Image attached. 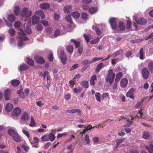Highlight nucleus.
Instances as JSON below:
<instances>
[{"mask_svg":"<svg viewBox=\"0 0 153 153\" xmlns=\"http://www.w3.org/2000/svg\"><path fill=\"white\" fill-rule=\"evenodd\" d=\"M49 139L51 141H53L56 138V137L52 133H51L49 134Z\"/></svg>","mask_w":153,"mask_h":153,"instance_id":"42","label":"nucleus"},{"mask_svg":"<svg viewBox=\"0 0 153 153\" xmlns=\"http://www.w3.org/2000/svg\"><path fill=\"white\" fill-rule=\"evenodd\" d=\"M104 65L103 63H101L97 65L96 70L97 72H99L102 68L104 67Z\"/></svg>","mask_w":153,"mask_h":153,"instance_id":"26","label":"nucleus"},{"mask_svg":"<svg viewBox=\"0 0 153 153\" xmlns=\"http://www.w3.org/2000/svg\"><path fill=\"white\" fill-rule=\"evenodd\" d=\"M126 139L125 138L120 139L116 140V142L117 143V145L116 147H117L124 140Z\"/></svg>","mask_w":153,"mask_h":153,"instance_id":"45","label":"nucleus"},{"mask_svg":"<svg viewBox=\"0 0 153 153\" xmlns=\"http://www.w3.org/2000/svg\"><path fill=\"white\" fill-rule=\"evenodd\" d=\"M96 99L97 101L100 102L101 101L100 94L99 93H97L95 94Z\"/></svg>","mask_w":153,"mask_h":153,"instance_id":"49","label":"nucleus"},{"mask_svg":"<svg viewBox=\"0 0 153 153\" xmlns=\"http://www.w3.org/2000/svg\"><path fill=\"white\" fill-rule=\"evenodd\" d=\"M128 80L126 78H123L120 81V85L122 88H126L128 84Z\"/></svg>","mask_w":153,"mask_h":153,"instance_id":"13","label":"nucleus"},{"mask_svg":"<svg viewBox=\"0 0 153 153\" xmlns=\"http://www.w3.org/2000/svg\"><path fill=\"white\" fill-rule=\"evenodd\" d=\"M26 62L28 64L31 66H33L34 65V62L33 60L29 57H27V58Z\"/></svg>","mask_w":153,"mask_h":153,"instance_id":"23","label":"nucleus"},{"mask_svg":"<svg viewBox=\"0 0 153 153\" xmlns=\"http://www.w3.org/2000/svg\"><path fill=\"white\" fill-rule=\"evenodd\" d=\"M148 68L151 73L153 72V61H151L148 64Z\"/></svg>","mask_w":153,"mask_h":153,"instance_id":"29","label":"nucleus"},{"mask_svg":"<svg viewBox=\"0 0 153 153\" xmlns=\"http://www.w3.org/2000/svg\"><path fill=\"white\" fill-rule=\"evenodd\" d=\"M29 116L26 112H25L22 114L21 120L24 121H28L29 120Z\"/></svg>","mask_w":153,"mask_h":153,"instance_id":"17","label":"nucleus"},{"mask_svg":"<svg viewBox=\"0 0 153 153\" xmlns=\"http://www.w3.org/2000/svg\"><path fill=\"white\" fill-rule=\"evenodd\" d=\"M35 14L38 16H40L42 19H43L45 18V16L42 10H38L36 12Z\"/></svg>","mask_w":153,"mask_h":153,"instance_id":"20","label":"nucleus"},{"mask_svg":"<svg viewBox=\"0 0 153 153\" xmlns=\"http://www.w3.org/2000/svg\"><path fill=\"white\" fill-rule=\"evenodd\" d=\"M97 10L96 7H92L89 9V12L91 14H93L97 11Z\"/></svg>","mask_w":153,"mask_h":153,"instance_id":"33","label":"nucleus"},{"mask_svg":"<svg viewBox=\"0 0 153 153\" xmlns=\"http://www.w3.org/2000/svg\"><path fill=\"white\" fill-rule=\"evenodd\" d=\"M100 40L99 37H98L97 39L91 40L90 41V43L91 44H94L97 43Z\"/></svg>","mask_w":153,"mask_h":153,"instance_id":"50","label":"nucleus"},{"mask_svg":"<svg viewBox=\"0 0 153 153\" xmlns=\"http://www.w3.org/2000/svg\"><path fill=\"white\" fill-rule=\"evenodd\" d=\"M84 38L86 41L87 43H88L90 41V39L88 35L85 34H84Z\"/></svg>","mask_w":153,"mask_h":153,"instance_id":"62","label":"nucleus"},{"mask_svg":"<svg viewBox=\"0 0 153 153\" xmlns=\"http://www.w3.org/2000/svg\"><path fill=\"white\" fill-rule=\"evenodd\" d=\"M14 13L15 15L18 16L20 12V9L18 6H16L13 9Z\"/></svg>","mask_w":153,"mask_h":153,"instance_id":"30","label":"nucleus"},{"mask_svg":"<svg viewBox=\"0 0 153 153\" xmlns=\"http://www.w3.org/2000/svg\"><path fill=\"white\" fill-rule=\"evenodd\" d=\"M88 15L87 13H82V17L84 19H88Z\"/></svg>","mask_w":153,"mask_h":153,"instance_id":"52","label":"nucleus"},{"mask_svg":"<svg viewBox=\"0 0 153 153\" xmlns=\"http://www.w3.org/2000/svg\"><path fill=\"white\" fill-rule=\"evenodd\" d=\"M70 41L71 42H73L76 48H79L78 50V52L80 54H81L83 51V48L82 46H80V42L79 41H76L73 39H71Z\"/></svg>","mask_w":153,"mask_h":153,"instance_id":"3","label":"nucleus"},{"mask_svg":"<svg viewBox=\"0 0 153 153\" xmlns=\"http://www.w3.org/2000/svg\"><path fill=\"white\" fill-rule=\"evenodd\" d=\"M40 7L44 10L47 9L50 7V4L48 3H44L40 4Z\"/></svg>","mask_w":153,"mask_h":153,"instance_id":"18","label":"nucleus"},{"mask_svg":"<svg viewBox=\"0 0 153 153\" xmlns=\"http://www.w3.org/2000/svg\"><path fill=\"white\" fill-rule=\"evenodd\" d=\"M21 109L19 108H15L12 113V115L13 116L18 117L20 114Z\"/></svg>","mask_w":153,"mask_h":153,"instance_id":"12","label":"nucleus"},{"mask_svg":"<svg viewBox=\"0 0 153 153\" xmlns=\"http://www.w3.org/2000/svg\"><path fill=\"white\" fill-rule=\"evenodd\" d=\"M34 59L36 62L40 64H42L44 63L45 61L44 58L41 56H36L34 57Z\"/></svg>","mask_w":153,"mask_h":153,"instance_id":"8","label":"nucleus"},{"mask_svg":"<svg viewBox=\"0 0 153 153\" xmlns=\"http://www.w3.org/2000/svg\"><path fill=\"white\" fill-rule=\"evenodd\" d=\"M71 14L74 18L76 19L78 18L80 16V14L77 11L74 12Z\"/></svg>","mask_w":153,"mask_h":153,"instance_id":"35","label":"nucleus"},{"mask_svg":"<svg viewBox=\"0 0 153 153\" xmlns=\"http://www.w3.org/2000/svg\"><path fill=\"white\" fill-rule=\"evenodd\" d=\"M41 139L43 141H48L50 140L49 134L43 136L41 137Z\"/></svg>","mask_w":153,"mask_h":153,"instance_id":"40","label":"nucleus"},{"mask_svg":"<svg viewBox=\"0 0 153 153\" xmlns=\"http://www.w3.org/2000/svg\"><path fill=\"white\" fill-rule=\"evenodd\" d=\"M122 76V73L121 72H120L117 73L116 76V77L115 79V82H119Z\"/></svg>","mask_w":153,"mask_h":153,"instance_id":"27","label":"nucleus"},{"mask_svg":"<svg viewBox=\"0 0 153 153\" xmlns=\"http://www.w3.org/2000/svg\"><path fill=\"white\" fill-rule=\"evenodd\" d=\"M29 67L27 65L25 64H22L20 65L19 68V70L21 71H23L27 70Z\"/></svg>","mask_w":153,"mask_h":153,"instance_id":"19","label":"nucleus"},{"mask_svg":"<svg viewBox=\"0 0 153 153\" xmlns=\"http://www.w3.org/2000/svg\"><path fill=\"white\" fill-rule=\"evenodd\" d=\"M142 77L144 79H147L149 75V72L148 68H143L141 71Z\"/></svg>","mask_w":153,"mask_h":153,"instance_id":"6","label":"nucleus"},{"mask_svg":"<svg viewBox=\"0 0 153 153\" xmlns=\"http://www.w3.org/2000/svg\"><path fill=\"white\" fill-rule=\"evenodd\" d=\"M125 122H126V123L124 125V127H129L132 125V121H129L128 120L126 119H125Z\"/></svg>","mask_w":153,"mask_h":153,"instance_id":"37","label":"nucleus"},{"mask_svg":"<svg viewBox=\"0 0 153 153\" xmlns=\"http://www.w3.org/2000/svg\"><path fill=\"white\" fill-rule=\"evenodd\" d=\"M66 112L71 114L77 113L79 115H81L82 111L79 108H74L69 110H67Z\"/></svg>","mask_w":153,"mask_h":153,"instance_id":"7","label":"nucleus"},{"mask_svg":"<svg viewBox=\"0 0 153 153\" xmlns=\"http://www.w3.org/2000/svg\"><path fill=\"white\" fill-rule=\"evenodd\" d=\"M25 30L26 33L29 34H30L32 33V30L27 25L25 26Z\"/></svg>","mask_w":153,"mask_h":153,"instance_id":"38","label":"nucleus"},{"mask_svg":"<svg viewBox=\"0 0 153 153\" xmlns=\"http://www.w3.org/2000/svg\"><path fill=\"white\" fill-rule=\"evenodd\" d=\"M91 63V61L89 60H85L82 61V63L84 65V67L82 70H83L84 71L89 66L90 64Z\"/></svg>","mask_w":153,"mask_h":153,"instance_id":"15","label":"nucleus"},{"mask_svg":"<svg viewBox=\"0 0 153 153\" xmlns=\"http://www.w3.org/2000/svg\"><path fill=\"white\" fill-rule=\"evenodd\" d=\"M118 27L120 30L121 31H124L125 30V26L122 22H119Z\"/></svg>","mask_w":153,"mask_h":153,"instance_id":"31","label":"nucleus"},{"mask_svg":"<svg viewBox=\"0 0 153 153\" xmlns=\"http://www.w3.org/2000/svg\"><path fill=\"white\" fill-rule=\"evenodd\" d=\"M144 101V99H141L140 100V101L139 102H138L136 104V105H135V107L136 108H138L139 107H140V105H141V104H142V103Z\"/></svg>","mask_w":153,"mask_h":153,"instance_id":"59","label":"nucleus"},{"mask_svg":"<svg viewBox=\"0 0 153 153\" xmlns=\"http://www.w3.org/2000/svg\"><path fill=\"white\" fill-rule=\"evenodd\" d=\"M140 53V58L141 59H143L144 53H143V48H141L139 51Z\"/></svg>","mask_w":153,"mask_h":153,"instance_id":"41","label":"nucleus"},{"mask_svg":"<svg viewBox=\"0 0 153 153\" xmlns=\"http://www.w3.org/2000/svg\"><path fill=\"white\" fill-rule=\"evenodd\" d=\"M11 90L9 89L8 88L5 91L4 98L5 100H10L11 98Z\"/></svg>","mask_w":153,"mask_h":153,"instance_id":"9","label":"nucleus"},{"mask_svg":"<svg viewBox=\"0 0 153 153\" xmlns=\"http://www.w3.org/2000/svg\"><path fill=\"white\" fill-rule=\"evenodd\" d=\"M52 31V29L50 27H48L47 29L45 30L46 33L47 34H51Z\"/></svg>","mask_w":153,"mask_h":153,"instance_id":"61","label":"nucleus"},{"mask_svg":"<svg viewBox=\"0 0 153 153\" xmlns=\"http://www.w3.org/2000/svg\"><path fill=\"white\" fill-rule=\"evenodd\" d=\"M115 75V74L113 73L112 69L108 71V74L105 77V80L107 82H109L110 86L114 82Z\"/></svg>","mask_w":153,"mask_h":153,"instance_id":"2","label":"nucleus"},{"mask_svg":"<svg viewBox=\"0 0 153 153\" xmlns=\"http://www.w3.org/2000/svg\"><path fill=\"white\" fill-rule=\"evenodd\" d=\"M8 32L10 36H13L15 34L16 31L13 28H10L8 30Z\"/></svg>","mask_w":153,"mask_h":153,"instance_id":"36","label":"nucleus"},{"mask_svg":"<svg viewBox=\"0 0 153 153\" xmlns=\"http://www.w3.org/2000/svg\"><path fill=\"white\" fill-rule=\"evenodd\" d=\"M36 125V123L34 120V119L32 117L31 118V121L29 126L30 127H33Z\"/></svg>","mask_w":153,"mask_h":153,"instance_id":"46","label":"nucleus"},{"mask_svg":"<svg viewBox=\"0 0 153 153\" xmlns=\"http://www.w3.org/2000/svg\"><path fill=\"white\" fill-rule=\"evenodd\" d=\"M135 21L138 24L143 25L147 23V20L143 18H141L138 20L135 18Z\"/></svg>","mask_w":153,"mask_h":153,"instance_id":"11","label":"nucleus"},{"mask_svg":"<svg viewBox=\"0 0 153 153\" xmlns=\"http://www.w3.org/2000/svg\"><path fill=\"white\" fill-rule=\"evenodd\" d=\"M138 112L137 113V116L138 117H140V118H142V116L143 115V113L142 112V109H140L138 110Z\"/></svg>","mask_w":153,"mask_h":153,"instance_id":"63","label":"nucleus"},{"mask_svg":"<svg viewBox=\"0 0 153 153\" xmlns=\"http://www.w3.org/2000/svg\"><path fill=\"white\" fill-rule=\"evenodd\" d=\"M32 14V12L31 10H28L27 8H23L21 13L20 16L22 17L28 18Z\"/></svg>","mask_w":153,"mask_h":153,"instance_id":"4","label":"nucleus"},{"mask_svg":"<svg viewBox=\"0 0 153 153\" xmlns=\"http://www.w3.org/2000/svg\"><path fill=\"white\" fill-rule=\"evenodd\" d=\"M68 53H72L74 51V48L73 46L71 45H69L65 47Z\"/></svg>","mask_w":153,"mask_h":153,"instance_id":"21","label":"nucleus"},{"mask_svg":"<svg viewBox=\"0 0 153 153\" xmlns=\"http://www.w3.org/2000/svg\"><path fill=\"white\" fill-rule=\"evenodd\" d=\"M13 108V106L12 104L8 103L6 105V110L7 111H10Z\"/></svg>","mask_w":153,"mask_h":153,"instance_id":"24","label":"nucleus"},{"mask_svg":"<svg viewBox=\"0 0 153 153\" xmlns=\"http://www.w3.org/2000/svg\"><path fill=\"white\" fill-rule=\"evenodd\" d=\"M43 26L41 24H39L37 27V29L38 31H40L42 30Z\"/></svg>","mask_w":153,"mask_h":153,"instance_id":"64","label":"nucleus"},{"mask_svg":"<svg viewBox=\"0 0 153 153\" xmlns=\"http://www.w3.org/2000/svg\"><path fill=\"white\" fill-rule=\"evenodd\" d=\"M71 7L70 6H65L64 9V12L67 13H70V10L71 9Z\"/></svg>","mask_w":153,"mask_h":153,"instance_id":"43","label":"nucleus"},{"mask_svg":"<svg viewBox=\"0 0 153 153\" xmlns=\"http://www.w3.org/2000/svg\"><path fill=\"white\" fill-rule=\"evenodd\" d=\"M21 147L24 149L26 152H27L30 149L29 147L28 146L24 144H22Z\"/></svg>","mask_w":153,"mask_h":153,"instance_id":"39","label":"nucleus"},{"mask_svg":"<svg viewBox=\"0 0 153 153\" xmlns=\"http://www.w3.org/2000/svg\"><path fill=\"white\" fill-rule=\"evenodd\" d=\"M60 33V30L58 29L56 30L53 36L54 37H57L59 36Z\"/></svg>","mask_w":153,"mask_h":153,"instance_id":"57","label":"nucleus"},{"mask_svg":"<svg viewBox=\"0 0 153 153\" xmlns=\"http://www.w3.org/2000/svg\"><path fill=\"white\" fill-rule=\"evenodd\" d=\"M146 148L149 153H153V145L150 144L149 146H146Z\"/></svg>","mask_w":153,"mask_h":153,"instance_id":"34","label":"nucleus"},{"mask_svg":"<svg viewBox=\"0 0 153 153\" xmlns=\"http://www.w3.org/2000/svg\"><path fill=\"white\" fill-rule=\"evenodd\" d=\"M39 21V16H37L36 15H33L32 16V23L33 25H34L38 23Z\"/></svg>","mask_w":153,"mask_h":153,"instance_id":"14","label":"nucleus"},{"mask_svg":"<svg viewBox=\"0 0 153 153\" xmlns=\"http://www.w3.org/2000/svg\"><path fill=\"white\" fill-rule=\"evenodd\" d=\"M102 58L94 57L93 58L91 61L92 63L94 62L102 59Z\"/></svg>","mask_w":153,"mask_h":153,"instance_id":"56","label":"nucleus"},{"mask_svg":"<svg viewBox=\"0 0 153 153\" xmlns=\"http://www.w3.org/2000/svg\"><path fill=\"white\" fill-rule=\"evenodd\" d=\"M81 85L85 88H88L89 87L88 82L86 80H84L82 81Z\"/></svg>","mask_w":153,"mask_h":153,"instance_id":"32","label":"nucleus"},{"mask_svg":"<svg viewBox=\"0 0 153 153\" xmlns=\"http://www.w3.org/2000/svg\"><path fill=\"white\" fill-rule=\"evenodd\" d=\"M39 141V139L37 137H34L33 138V141L31 142L32 144L34 143H36Z\"/></svg>","mask_w":153,"mask_h":153,"instance_id":"53","label":"nucleus"},{"mask_svg":"<svg viewBox=\"0 0 153 153\" xmlns=\"http://www.w3.org/2000/svg\"><path fill=\"white\" fill-rule=\"evenodd\" d=\"M117 19L114 17L111 18L109 20L111 28L113 30H115L117 27Z\"/></svg>","mask_w":153,"mask_h":153,"instance_id":"5","label":"nucleus"},{"mask_svg":"<svg viewBox=\"0 0 153 153\" xmlns=\"http://www.w3.org/2000/svg\"><path fill=\"white\" fill-rule=\"evenodd\" d=\"M19 40H28V38L26 36H20L19 37Z\"/></svg>","mask_w":153,"mask_h":153,"instance_id":"55","label":"nucleus"},{"mask_svg":"<svg viewBox=\"0 0 153 153\" xmlns=\"http://www.w3.org/2000/svg\"><path fill=\"white\" fill-rule=\"evenodd\" d=\"M79 64H75L74 65L70 68V71H73L76 68H77L78 67Z\"/></svg>","mask_w":153,"mask_h":153,"instance_id":"54","label":"nucleus"},{"mask_svg":"<svg viewBox=\"0 0 153 153\" xmlns=\"http://www.w3.org/2000/svg\"><path fill=\"white\" fill-rule=\"evenodd\" d=\"M85 141L86 142L87 144H88L90 143V138L88 135L87 134L85 137Z\"/></svg>","mask_w":153,"mask_h":153,"instance_id":"58","label":"nucleus"},{"mask_svg":"<svg viewBox=\"0 0 153 153\" xmlns=\"http://www.w3.org/2000/svg\"><path fill=\"white\" fill-rule=\"evenodd\" d=\"M7 19L10 22H12L15 21L16 18L13 14H11L8 15Z\"/></svg>","mask_w":153,"mask_h":153,"instance_id":"28","label":"nucleus"},{"mask_svg":"<svg viewBox=\"0 0 153 153\" xmlns=\"http://www.w3.org/2000/svg\"><path fill=\"white\" fill-rule=\"evenodd\" d=\"M95 30L97 34L98 35H100L101 33V31L97 26L95 27Z\"/></svg>","mask_w":153,"mask_h":153,"instance_id":"60","label":"nucleus"},{"mask_svg":"<svg viewBox=\"0 0 153 153\" xmlns=\"http://www.w3.org/2000/svg\"><path fill=\"white\" fill-rule=\"evenodd\" d=\"M149 134L148 132L145 131L143 133V137L145 139L149 138Z\"/></svg>","mask_w":153,"mask_h":153,"instance_id":"44","label":"nucleus"},{"mask_svg":"<svg viewBox=\"0 0 153 153\" xmlns=\"http://www.w3.org/2000/svg\"><path fill=\"white\" fill-rule=\"evenodd\" d=\"M60 58L63 64H65L66 63L67 58L63 51H62L60 52Z\"/></svg>","mask_w":153,"mask_h":153,"instance_id":"10","label":"nucleus"},{"mask_svg":"<svg viewBox=\"0 0 153 153\" xmlns=\"http://www.w3.org/2000/svg\"><path fill=\"white\" fill-rule=\"evenodd\" d=\"M66 19L71 24H72L73 22L71 18V16L70 15H69L66 18Z\"/></svg>","mask_w":153,"mask_h":153,"instance_id":"47","label":"nucleus"},{"mask_svg":"<svg viewBox=\"0 0 153 153\" xmlns=\"http://www.w3.org/2000/svg\"><path fill=\"white\" fill-rule=\"evenodd\" d=\"M131 22L129 20H127L126 28L127 29H129L131 27Z\"/></svg>","mask_w":153,"mask_h":153,"instance_id":"48","label":"nucleus"},{"mask_svg":"<svg viewBox=\"0 0 153 153\" xmlns=\"http://www.w3.org/2000/svg\"><path fill=\"white\" fill-rule=\"evenodd\" d=\"M11 83L13 86L16 87L19 85L20 81L18 79H14L11 80Z\"/></svg>","mask_w":153,"mask_h":153,"instance_id":"25","label":"nucleus"},{"mask_svg":"<svg viewBox=\"0 0 153 153\" xmlns=\"http://www.w3.org/2000/svg\"><path fill=\"white\" fill-rule=\"evenodd\" d=\"M134 91V88H131L126 93V96L129 97L130 98L133 99L134 96L133 95V92Z\"/></svg>","mask_w":153,"mask_h":153,"instance_id":"16","label":"nucleus"},{"mask_svg":"<svg viewBox=\"0 0 153 153\" xmlns=\"http://www.w3.org/2000/svg\"><path fill=\"white\" fill-rule=\"evenodd\" d=\"M7 133L10 136L12 137L13 140L17 143H19L22 140L18 134L14 130L11 129L8 130Z\"/></svg>","mask_w":153,"mask_h":153,"instance_id":"1","label":"nucleus"},{"mask_svg":"<svg viewBox=\"0 0 153 153\" xmlns=\"http://www.w3.org/2000/svg\"><path fill=\"white\" fill-rule=\"evenodd\" d=\"M97 78L96 75L94 74L92 76L90 80V82L91 85H94L95 84L94 81L97 80Z\"/></svg>","mask_w":153,"mask_h":153,"instance_id":"22","label":"nucleus"},{"mask_svg":"<svg viewBox=\"0 0 153 153\" xmlns=\"http://www.w3.org/2000/svg\"><path fill=\"white\" fill-rule=\"evenodd\" d=\"M21 25V22H16L14 23V26L16 28H19Z\"/></svg>","mask_w":153,"mask_h":153,"instance_id":"51","label":"nucleus"}]
</instances>
